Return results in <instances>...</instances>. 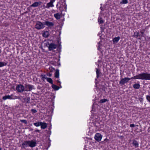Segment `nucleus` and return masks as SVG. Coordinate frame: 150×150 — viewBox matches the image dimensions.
<instances>
[{
  "label": "nucleus",
  "instance_id": "nucleus-1",
  "mask_svg": "<svg viewBox=\"0 0 150 150\" xmlns=\"http://www.w3.org/2000/svg\"><path fill=\"white\" fill-rule=\"evenodd\" d=\"M131 79H140L142 80H150V74L147 73H142L131 78L125 77L119 81V83L122 85L125 83L128 82Z\"/></svg>",
  "mask_w": 150,
  "mask_h": 150
},
{
  "label": "nucleus",
  "instance_id": "nucleus-2",
  "mask_svg": "<svg viewBox=\"0 0 150 150\" xmlns=\"http://www.w3.org/2000/svg\"><path fill=\"white\" fill-rule=\"evenodd\" d=\"M45 27L44 22L42 23L40 21H38L36 23L35 27L38 30H40L44 28Z\"/></svg>",
  "mask_w": 150,
  "mask_h": 150
},
{
  "label": "nucleus",
  "instance_id": "nucleus-3",
  "mask_svg": "<svg viewBox=\"0 0 150 150\" xmlns=\"http://www.w3.org/2000/svg\"><path fill=\"white\" fill-rule=\"evenodd\" d=\"M18 98L17 96H14L12 94L11 95V96L9 95H7L3 97V99L4 100H6L7 99H15L16 98Z\"/></svg>",
  "mask_w": 150,
  "mask_h": 150
},
{
  "label": "nucleus",
  "instance_id": "nucleus-4",
  "mask_svg": "<svg viewBox=\"0 0 150 150\" xmlns=\"http://www.w3.org/2000/svg\"><path fill=\"white\" fill-rule=\"evenodd\" d=\"M56 0H50V2L47 3L45 8H49L50 7H52L54 6L53 3Z\"/></svg>",
  "mask_w": 150,
  "mask_h": 150
},
{
  "label": "nucleus",
  "instance_id": "nucleus-5",
  "mask_svg": "<svg viewBox=\"0 0 150 150\" xmlns=\"http://www.w3.org/2000/svg\"><path fill=\"white\" fill-rule=\"evenodd\" d=\"M28 146L31 147H33L36 146V141L33 140L31 141H28Z\"/></svg>",
  "mask_w": 150,
  "mask_h": 150
},
{
  "label": "nucleus",
  "instance_id": "nucleus-6",
  "mask_svg": "<svg viewBox=\"0 0 150 150\" xmlns=\"http://www.w3.org/2000/svg\"><path fill=\"white\" fill-rule=\"evenodd\" d=\"M94 138L96 141L99 142L101 141L102 138V136L100 134L97 133L95 136Z\"/></svg>",
  "mask_w": 150,
  "mask_h": 150
},
{
  "label": "nucleus",
  "instance_id": "nucleus-7",
  "mask_svg": "<svg viewBox=\"0 0 150 150\" xmlns=\"http://www.w3.org/2000/svg\"><path fill=\"white\" fill-rule=\"evenodd\" d=\"M57 45L53 43H51L48 46L49 50V51L52 50L57 48Z\"/></svg>",
  "mask_w": 150,
  "mask_h": 150
},
{
  "label": "nucleus",
  "instance_id": "nucleus-8",
  "mask_svg": "<svg viewBox=\"0 0 150 150\" xmlns=\"http://www.w3.org/2000/svg\"><path fill=\"white\" fill-rule=\"evenodd\" d=\"M44 25H46L49 27H52L54 25V24L53 23L48 21H45L44 22Z\"/></svg>",
  "mask_w": 150,
  "mask_h": 150
},
{
  "label": "nucleus",
  "instance_id": "nucleus-9",
  "mask_svg": "<svg viewBox=\"0 0 150 150\" xmlns=\"http://www.w3.org/2000/svg\"><path fill=\"white\" fill-rule=\"evenodd\" d=\"M42 2L41 1L39 2H36L32 4L30 6V7H37L39 6L40 5L42 4Z\"/></svg>",
  "mask_w": 150,
  "mask_h": 150
},
{
  "label": "nucleus",
  "instance_id": "nucleus-10",
  "mask_svg": "<svg viewBox=\"0 0 150 150\" xmlns=\"http://www.w3.org/2000/svg\"><path fill=\"white\" fill-rule=\"evenodd\" d=\"M61 13H57L54 14V16L57 20H59L61 18Z\"/></svg>",
  "mask_w": 150,
  "mask_h": 150
},
{
  "label": "nucleus",
  "instance_id": "nucleus-11",
  "mask_svg": "<svg viewBox=\"0 0 150 150\" xmlns=\"http://www.w3.org/2000/svg\"><path fill=\"white\" fill-rule=\"evenodd\" d=\"M40 126L41 129H44L47 127V125L46 123L42 122V123H41Z\"/></svg>",
  "mask_w": 150,
  "mask_h": 150
},
{
  "label": "nucleus",
  "instance_id": "nucleus-12",
  "mask_svg": "<svg viewBox=\"0 0 150 150\" xmlns=\"http://www.w3.org/2000/svg\"><path fill=\"white\" fill-rule=\"evenodd\" d=\"M120 38L118 36L117 37L114 38L112 40V41L114 43H116L118 41L120 40Z\"/></svg>",
  "mask_w": 150,
  "mask_h": 150
},
{
  "label": "nucleus",
  "instance_id": "nucleus-13",
  "mask_svg": "<svg viewBox=\"0 0 150 150\" xmlns=\"http://www.w3.org/2000/svg\"><path fill=\"white\" fill-rule=\"evenodd\" d=\"M140 87V85L139 83H135L133 85V87L135 89H139Z\"/></svg>",
  "mask_w": 150,
  "mask_h": 150
},
{
  "label": "nucleus",
  "instance_id": "nucleus-14",
  "mask_svg": "<svg viewBox=\"0 0 150 150\" xmlns=\"http://www.w3.org/2000/svg\"><path fill=\"white\" fill-rule=\"evenodd\" d=\"M55 77L56 78H58L59 76V70L58 69H57L56 70V71L54 73Z\"/></svg>",
  "mask_w": 150,
  "mask_h": 150
},
{
  "label": "nucleus",
  "instance_id": "nucleus-15",
  "mask_svg": "<svg viewBox=\"0 0 150 150\" xmlns=\"http://www.w3.org/2000/svg\"><path fill=\"white\" fill-rule=\"evenodd\" d=\"M132 144H133V145L136 148H137L138 147V143L136 140H134L133 141Z\"/></svg>",
  "mask_w": 150,
  "mask_h": 150
},
{
  "label": "nucleus",
  "instance_id": "nucleus-16",
  "mask_svg": "<svg viewBox=\"0 0 150 150\" xmlns=\"http://www.w3.org/2000/svg\"><path fill=\"white\" fill-rule=\"evenodd\" d=\"M52 87L53 89L55 90H57L59 88V87L58 86L54 84L53 83L52 84Z\"/></svg>",
  "mask_w": 150,
  "mask_h": 150
},
{
  "label": "nucleus",
  "instance_id": "nucleus-17",
  "mask_svg": "<svg viewBox=\"0 0 150 150\" xmlns=\"http://www.w3.org/2000/svg\"><path fill=\"white\" fill-rule=\"evenodd\" d=\"M24 90V86L21 84H19V92L23 91Z\"/></svg>",
  "mask_w": 150,
  "mask_h": 150
},
{
  "label": "nucleus",
  "instance_id": "nucleus-18",
  "mask_svg": "<svg viewBox=\"0 0 150 150\" xmlns=\"http://www.w3.org/2000/svg\"><path fill=\"white\" fill-rule=\"evenodd\" d=\"M28 141H26L23 142L22 144V148H24L25 147L27 146H28Z\"/></svg>",
  "mask_w": 150,
  "mask_h": 150
},
{
  "label": "nucleus",
  "instance_id": "nucleus-19",
  "mask_svg": "<svg viewBox=\"0 0 150 150\" xmlns=\"http://www.w3.org/2000/svg\"><path fill=\"white\" fill-rule=\"evenodd\" d=\"M27 88L29 89L28 91H30L33 89V86L31 85H28L27 86Z\"/></svg>",
  "mask_w": 150,
  "mask_h": 150
},
{
  "label": "nucleus",
  "instance_id": "nucleus-20",
  "mask_svg": "<svg viewBox=\"0 0 150 150\" xmlns=\"http://www.w3.org/2000/svg\"><path fill=\"white\" fill-rule=\"evenodd\" d=\"M41 123H42V122H40L34 123L33 124L36 127H39L40 126Z\"/></svg>",
  "mask_w": 150,
  "mask_h": 150
},
{
  "label": "nucleus",
  "instance_id": "nucleus-21",
  "mask_svg": "<svg viewBox=\"0 0 150 150\" xmlns=\"http://www.w3.org/2000/svg\"><path fill=\"white\" fill-rule=\"evenodd\" d=\"M47 81L52 84L53 83V81L52 79L50 78H47Z\"/></svg>",
  "mask_w": 150,
  "mask_h": 150
},
{
  "label": "nucleus",
  "instance_id": "nucleus-22",
  "mask_svg": "<svg viewBox=\"0 0 150 150\" xmlns=\"http://www.w3.org/2000/svg\"><path fill=\"white\" fill-rule=\"evenodd\" d=\"M41 79L42 80H44L45 79H47V77L45 75H44L43 74H42L41 75Z\"/></svg>",
  "mask_w": 150,
  "mask_h": 150
},
{
  "label": "nucleus",
  "instance_id": "nucleus-23",
  "mask_svg": "<svg viewBox=\"0 0 150 150\" xmlns=\"http://www.w3.org/2000/svg\"><path fill=\"white\" fill-rule=\"evenodd\" d=\"M98 21L100 24H102L104 23V21L103 20L102 18L100 17L98 18Z\"/></svg>",
  "mask_w": 150,
  "mask_h": 150
},
{
  "label": "nucleus",
  "instance_id": "nucleus-24",
  "mask_svg": "<svg viewBox=\"0 0 150 150\" xmlns=\"http://www.w3.org/2000/svg\"><path fill=\"white\" fill-rule=\"evenodd\" d=\"M43 35L44 37H47L49 36L48 32L47 31H46L43 33Z\"/></svg>",
  "mask_w": 150,
  "mask_h": 150
},
{
  "label": "nucleus",
  "instance_id": "nucleus-25",
  "mask_svg": "<svg viewBox=\"0 0 150 150\" xmlns=\"http://www.w3.org/2000/svg\"><path fill=\"white\" fill-rule=\"evenodd\" d=\"M6 65L7 63L5 62H0V67L6 66Z\"/></svg>",
  "mask_w": 150,
  "mask_h": 150
},
{
  "label": "nucleus",
  "instance_id": "nucleus-26",
  "mask_svg": "<svg viewBox=\"0 0 150 150\" xmlns=\"http://www.w3.org/2000/svg\"><path fill=\"white\" fill-rule=\"evenodd\" d=\"M108 101V100L104 98L103 99H101L100 100V103H103L105 102H106L107 101Z\"/></svg>",
  "mask_w": 150,
  "mask_h": 150
},
{
  "label": "nucleus",
  "instance_id": "nucleus-27",
  "mask_svg": "<svg viewBox=\"0 0 150 150\" xmlns=\"http://www.w3.org/2000/svg\"><path fill=\"white\" fill-rule=\"evenodd\" d=\"M96 73L97 74V77L98 78L99 77V75L100 74V71L97 69H96Z\"/></svg>",
  "mask_w": 150,
  "mask_h": 150
},
{
  "label": "nucleus",
  "instance_id": "nucleus-28",
  "mask_svg": "<svg viewBox=\"0 0 150 150\" xmlns=\"http://www.w3.org/2000/svg\"><path fill=\"white\" fill-rule=\"evenodd\" d=\"M128 2L127 0H122L120 2L121 4H126Z\"/></svg>",
  "mask_w": 150,
  "mask_h": 150
},
{
  "label": "nucleus",
  "instance_id": "nucleus-29",
  "mask_svg": "<svg viewBox=\"0 0 150 150\" xmlns=\"http://www.w3.org/2000/svg\"><path fill=\"white\" fill-rule=\"evenodd\" d=\"M20 121L23 123H24L25 124L27 123V121L26 120H21Z\"/></svg>",
  "mask_w": 150,
  "mask_h": 150
},
{
  "label": "nucleus",
  "instance_id": "nucleus-30",
  "mask_svg": "<svg viewBox=\"0 0 150 150\" xmlns=\"http://www.w3.org/2000/svg\"><path fill=\"white\" fill-rule=\"evenodd\" d=\"M30 98L29 97H27L25 101L28 103H29L30 102Z\"/></svg>",
  "mask_w": 150,
  "mask_h": 150
},
{
  "label": "nucleus",
  "instance_id": "nucleus-31",
  "mask_svg": "<svg viewBox=\"0 0 150 150\" xmlns=\"http://www.w3.org/2000/svg\"><path fill=\"white\" fill-rule=\"evenodd\" d=\"M147 100L150 103V96L147 95L146 96Z\"/></svg>",
  "mask_w": 150,
  "mask_h": 150
},
{
  "label": "nucleus",
  "instance_id": "nucleus-32",
  "mask_svg": "<svg viewBox=\"0 0 150 150\" xmlns=\"http://www.w3.org/2000/svg\"><path fill=\"white\" fill-rule=\"evenodd\" d=\"M31 111L33 113H36V112H37V111L36 110H35V109H32L31 110Z\"/></svg>",
  "mask_w": 150,
  "mask_h": 150
},
{
  "label": "nucleus",
  "instance_id": "nucleus-33",
  "mask_svg": "<svg viewBox=\"0 0 150 150\" xmlns=\"http://www.w3.org/2000/svg\"><path fill=\"white\" fill-rule=\"evenodd\" d=\"M135 35L137 36V38L138 37V35H139V34L138 32H135L134 33Z\"/></svg>",
  "mask_w": 150,
  "mask_h": 150
},
{
  "label": "nucleus",
  "instance_id": "nucleus-34",
  "mask_svg": "<svg viewBox=\"0 0 150 150\" xmlns=\"http://www.w3.org/2000/svg\"><path fill=\"white\" fill-rule=\"evenodd\" d=\"M16 89L18 92H19V85H18L16 88Z\"/></svg>",
  "mask_w": 150,
  "mask_h": 150
},
{
  "label": "nucleus",
  "instance_id": "nucleus-35",
  "mask_svg": "<svg viewBox=\"0 0 150 150\" xmlns=\"http://www.w3.org/2000/svg\"><path fill=\"white\" fill-rule=\"evenodd\" d=\"M47 76H49L50 77H51L52 75V74L50 73H47Z\"/></svg>",
  "mask_w": 150,
  "mask_h": 150
},
{
  "label": "nucleus",
  "instance_id": "nucleus-36",
  "mask_svg": "<svg viewBox=\"0 0 150 150\" xmlns=\"http://www.w3.org/2000/svg\"><path fill=\"white\" fill-rule=\"evenodd\" d=\"M130 127H134L135 125L134 124H131L130 125Z\"/></svg>",
  "mask_w": 150,
  "mask_h": 150
},
{
  "label": "nucleus",
  "instance_id": "nucleus-37",
  "mask_svg": "<svg viewBox=\"0 0 150 150\" xmlns=\"http://www.w3.org/2000/svg\"><path fill=\"white\" fill-rule=\"evenodd\" d=\"M140 32H141V33L142 34L141 36H144L143 35H144V32H143L142 31H141Z\"/></svg>",
  "mask_w": 150,
  "mask_h": 150
},
{
  "label": "nucleus",
  "instance_id": "nucleus-38",
  "mask_svg": "<svg viewBox=\"0 0 150 150\" xmlns=\"http://www.w3.org/2000/svg\"><path fill=\"white\" fill-rule=\"evenodd\" d=\"M45 44V45H46V46H48V45H49H49H50V44L49 42H47V43H46Z\"/></svg>",
  "mask_w": 150,
  "mask_h": 150
},
{
  "label": "nucleus",
  "instance_id": "nucleus-39",
  "mask_svg": "<svg viewBox=\"0 0 150 150\" xmlns=\"http://www.w3.org/2000/svg\"><path fill=\"white\" fill-rule=\"evenodd\" d=\"M35 132H39L40 130H38V129H37V130H35Z\"/></svg>",
  "mask_w": 150,
  "mask_h": 150
},
{
  "label": "nucleus",
  "instance_id": "nucleus-40",
  "mask_svg": "<svg viewBox=\"0 0 150 150\" xmlns=\"http://www.w3.org/2000/svg\"><path fill=\"white\" fill-rule=\"evenodd\" d=\"M58 4H59V2H58L57 3V4L56 6V7L58 8Z\"/></svg>",
  "mask_w": 150,
  "mask_h": 150
},
{
  "label": "nucleus",
  "instance_id": "nucleus-41",
  "mask_svg": "<svg viewBox=\"0 0 150 150\" xmlns=\"http://www.w3.org/2000/svg\"><path fill=\"white\" fill-rule=\"evenodd\" d=\"M108 139H105V140H104V141H106V142H107L108 141Z\"/></svg>",
  "mask_w": 150,
  "mask_h": 150
},
{
  "label": "nucleus",
  "instance_id": "nucleus-42",
  "mask_svg": "<svg viewBox=\"0 0 150 150\" xmlns=\"http://www.w3.org/2000/svg\"><path fill=\"white\" fill-rule=\"evenodd\" d=\"M57 82L58 83H60V82L59 81V80L57 81Z\"/></svg>",
  "mask_w": 150,
  "mask_h": 150
},
{
  "label": "nucleus",
  "instance_id": "nucleus-43",
  "mask_svg": "<svg viewBox=\"0 0 150 150\" xmlns=\"http://www.w3.org/2000/svg\"><path fill=\"white\" fill-rule=\"evenodd\" d=\"M103 8H102L101 7H100V9H101V10H102L103 11V10H102V9Z\"/></svg>",
  "mask_w": 150,
  "mask_h": 150
},
{
  "label": "nucleus",
  "instance_id": "nucleus-44",
  "mask_svg": "<svg viewBox=\"0 0 150 150\" xmlns=\"http://www.w3.org/2000/svg\"><path fill=\"white\" fill-rule=\"evenodd\" d=\"M61 8V7L60 6V7H59V9H60V8Z\"/></svg>",
  "mask_w": 150,
  "mask_h": 150
},
{
  "label": "nucleus",
  "instance_id": "nucleus-45",
  "mask_svg": "<svg viewBox=\"0 0 150 150\" xmlns=\"http://www.w3.org/2000/svg\"><path fill=\"white\" fill-rule=\"evenodd\" d=\"M2 149L0 147V150H1Z\"/></svg>",
  "mask_w": 150,
  "mask_h": 150
},
{
  "label": "nucleus",
  "instance_id": "nucleus-46",
  "mask_svg": "<svg viewBox=\"0 0 150 150\" xmlns=\"http://www.w3.org/2000/svg\"><path fill=\"white\" fill-rule=\"evenodd\" d=\"M142 35H138V36H141Z\"/></svg>",
  "mask_w": 150,
  "mask_h": 150
},
{
  "label": "nucleus",
  "instance_id": "nucleus-47",
  "mask_svg": "<svg viewBox=\"0 0 150 150\" xmlns=\"http://www.w3.org/2000/svg\"><path fill=\"white\" fill-rule=\"evenodd\" d=\"M53 11H54V12H55V11L54 10H53Z\"/></svg>",
  "mask_w": 150,
  "mask_h": 150
}]
</instances>
